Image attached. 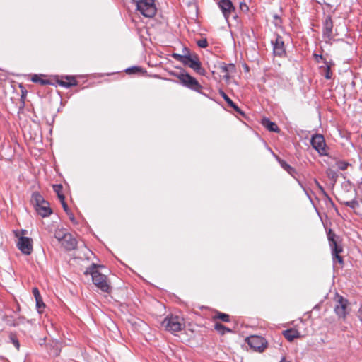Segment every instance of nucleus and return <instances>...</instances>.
Here are the masks:
<instances>
[{"label": "nucleus", "mask_w": 362, "mask_h": 362, "mask_svg": "<svg viewBox=\"0 0 362 362\" xmlns=\"http://www.w3.org/2000/svg\"><path fill=\"white\" fill-rule=\"evenodd\" d=\"M327 239L331 248L333 263L338 262L340 265L343 266L344 259L339 255L343 251L342 246L339 244V236L337 235L332 229H329L327 232Z\"/></svg>", "instance_id": "nucleus-2"}, {"label": "nucleus", "mask_w": 362, "mask_h": 362, "mask_svg": "<svg viewBox=\"0 0 362 362\" xmlns=\"http://www.w3.org/2000/svg\"><path fill=\"white\" fill-rule=\"evenodd\" d=\"M198 61L199 58L197 55L195 54L192 57L191 54H187L185 62H183V65L193 69Z\"/></svg>", "instance_id": "nucleus-22"}, {"label": "nucleus", "mask_w": 362, "mask_h": 362, "mask_svg": "<svg viewBox=\"0 0 362 362\" xmlns=\"http://www.w3.org/2000/svg\"><path fill=\"white\" fill-rule=\"evenodd\" d=\"M350 164L344 160H338L336 162L337 167L341 170H345L347 169Z\"/></svg>", "instance_id": "nucleus-33"}, {"label": "nucleus", "mask_w": 362, "mask_h": 362, "mask_svg": "<svg viewBox=\"0 0 362 362\" xmlns=\"http://www.w3.org/2000/svg\"><path fill=\"white\" fill-rule=\"evenodd\" d=\"M277 160L281 165V167L285 170L286 172H288L292 177H295V175L297 174L296 170L295 168L291 167L289 164H288L285 160L277 158Z\"/></svg>", "instance_id": "nucleus-20"}, {"label": "nucleus", "mask_w": 362, "mask_h": 362, "mask_svg": "<svg viewBox=\"0 0 362 362\" xmlns=\"http://www.w3.org/2000/svg\"><path fill=\"white\" fill-rule=\"evenodd\" d=\"M324 66L320 67V74L326 78L331 79L332 77V72L331 71V66L328 64L326 59H324Z\"/></svg>", "instance_id": "nucleus-19"}, {"label": "nucleus", "mask_w": 362, "mask_h": 362, "mask_svg": "<svg viewBox=\"0 0 362 362\" xmlns=\"http://www.w3.org/2000/svg\"><path fill=\"white\" fill-rule=\"evenodd\" d=\"M272 44L274 55L281 57L286 54L284 42L281 36L276 35L275 41H272Z\"/></svg>", "instance_id": "nucleus-13"}, {"label": "nucleus", "mask_w": 362, "mask_h": 362, "mask_svg": "<svg viewBox=\"0 0 362 362\" xmlns=\"http://www.w3.org/2000/svg\"><path fill=\"white\" fill-rule=\"evenodd\" d=\"M244 6L246 8L247 10L248 9V8L245 4H243V5L242 4H240V8L244 7Z\"/></svg>", "instance_id": "nucleus-50"}, {"label": "nucleus", "mask_w": 362, "mask_h": 362, "mask_svg": "<svg viewBox=\"0 0 362 362\" xmlns=\"http://www.w3.org/2000/svg\"><path fill=\"white\" fill-rule=\"evenodd\" d=\"M197 45L201 48H206L208 46V42L206 38H202L197 42Z\"/></svg>", "instance_id": "nucleus-37"}, {"label": "nucleus", "mask_w": 362, "mask_h": 362, "mask_svg": "<svg viewBox=\"0 0 362 362\" xmlns=\"http://www.w3.org/2000/svg\"><path fill=\"white\" fill-rule=\"evenodd\" d=\"M186 73H187V71L185 69H181L180 72H175V71L170 72V75L177 78L180 81V83L181 84V78H184Z\"/></svg>", "instance_id": "nucleus-32"}, {"label": "nucleus", "mask_w": 362, "mask_h": 362, "mask_svg": "<svg viewBox=\"0 0 362 362\" xmlns=\"http://www.w3.org/2000/svg\"><path fill=\"white\" fill-rule=\"evenodd\" d=\"M244 6L246 8L247 10L248 9V8L245 4H243V5L242 4H240V8L244 7Z\"/></svg>", "instance_id": "nucleus-49"}, {"label": "nucleus", "mask_w": 362, "mask_h": 362, "mask_svg": "<svg viewBox=\"0 0 362 362\" xmlns=\"http://www.w3.org/2000/svg\"><path fill=\"white\" fill-rule=\"evenodd\" d=\"M68 233L65 229L60 228L55 230L54 236L60 243Z\"/></svg>", "instance_id": "nucleus-25"}, {"label": "nucleus", "mask_w": 362, "mask_h": 362, "mask_svg": "<svg viewBox=\"0 0 362 362\" xmlns=\"http://www.w3.org/2000/svg\"><path fill=\"white\" fill-rule=\"evenodd\" d=\"M217 4L227 22H229L230 16L234 19L238 18V15L235 12V8L230 0H218Z\"/></svg>", "instance_id": "nucleus-7"}, {"label": "nucleus", "mask_w": 362, "mask_h": 362, "mask_svg": "<svg viewBox=\"0 0 362 362\" xmlns=\"http://www.w3.org/2000/svg\"><path fill=\"white\" fill-rule=\"evenodd\" d=\"M66 78L69 80V81L66 82V81H64L61 80V81H57L58 84L60 86L64 87V88H70L71 86L77 85V81L75 79L74 77L67 76L66 77Z\"/></svg>", "instance_id": "nucleus-23"}, {"label": "nucleus", "mask_w": 362, "mask_h": 362, "mask_svg": "<svg viewBox=\"0 0 362 362\" xmlns=\"http://www.w3.org/2000/svg\"><path fill=\"white\" fill-rule=\"evenodd\" d=\"M262 124L264 127H266L269 131L272 132H279L280 131L277 124L270 121L269 119L264 118L262 119Z\"/></svg>", "instance_id": "nucleus-21"}, {"label": "nucleus", "mask_w": 362, "mask_h": 362, "mask_svg": "<svg viewBox=\"0 0 362 362\" xmlns=\"http://www.w3.org/2000/svg\"><path fill=\"white\" fill-rule=\"evenodd\" d=\"M333 21L330 15H327L322 21V36L327 40L333 38Z\"/></svg>", "instance_id": "nucleus-12"}, {"label": "nucleus", "mask_w": 362, "mask_h": 362, "mask_svg": "<svg viewBox=\"0 0 362 362\" xmlns=\"http://www.w3.org/2000/svg\"><path fill=\"white\" fill-rule=\"evenodd\" d=\"M32 293H33L35 300L42 298L37 288H36V287L33 288L32 290Z\"/></svg>", "instance_id": "nucleus-40"}, {"label": "nucleus", "mask_w": 362, "mask_h": 362, "mask_svg": "<svg viewBox=\"0 0 362 362\" xmlns=\"http://www.w3.org/2000/svg\"><path fill=\"white\" fill-rule=\"evenodd\" d=\"M219 93L221 95V97L224 99V100L227 103V104L230 107H232L236 112L241 115H244V112L240 110V108L228 96V95L223 90H220Z\"/></svg>", "instance_id": "nucleus-17"}, {"label": "nucleus", "mask_w": 362, "mask_h": 362, "mask_svg": "<svg viewBox=\"0 0 362 362\" xmlns=\"http://www.w3.org/2000/svg\"><path fill=\"white\" fill-rule=\"evenodd\" d=\"M165 330L175 333L182 330L185 327L184 319L178 315L167 316L162 322Z\"/></svg>", "instance_id": "nucleus-4"}, {"label": "nucleus", "mask_w": 362, "mask_h": 362, "mask_svg": "<svg viewBox=\"0 0 362 362\" xmlns=\"http://www.w3.org/2000/svg\"><path fill=\"white\" fill-rule=\"evenodd\" d=\"M349 301L342 296L337 294L335 297L334 312L339 317L345 318L347 315Z\"/></svg>", "instance_id": "nucleus-8"}, {"label": "nucleus", "mask_w": 362, "mask_h": 362, "mask_svg": "<svg viewBox=\"0 0 362 362\" xmlns=\"http://www.w3.org/2000/svg\"><path fill=\"white\" fill-rule=\"evenodd\" d=\"M54 191L57 193V195L62 194V185H53Z\"/></svg>", "instance_id": "nucleus-39"}, {"label": "nucleus", "mask_w": 362, "mask_h": 362, "mask_svg": "<svg viewBox=\"0 0 362 362\" xmlns=\"http://www.w3.org/2000/svg\"><path fill=\"white\" fill-rule=\"evenodd\" d=\"M357 204L356 201L352 200L344 202V204L349 207H351L352 209L355 208L356 204Z\"/></svg>", "instance_id": "nucleus-41"}, {"label": "nucleus", "mask_w": 362, "mask_h": 362, "mask_svg": "<svg viewBox=\"0 0 362 362\" xmlns=\"http://www.w3.org/2000/svg\"><path fill=\"white\" fill-rule=\"evenodd\" d=\"M21 232H22V233H23V234H24V233H26V230H22V231H21Z\"/></svg>", "instance_id": "nucleus-51"}, {"label": "nucleus", "mask_w": 362, "mask_h": 362, "mask_svg": "<svg viewBox=\"0 0 362 362\" xmlns=\"http://www.w3.org/2000/svg\"><path fill=\"white\" fill-rule=\"evenodd\" d=\"M2 319L9 327H16L18 325V323L12 315H4Z\"/></svg>", "instance_id": "nucleus-26"}, {"label": "nucleus", "mask_w": 362, "mask_h": 362, "mask_svg": "<svg viewBox=\"0 0 362 362\" xmlns=\"http://www.w3.org/2000/svg\"><path fill=\"white\" fill-rule=\"evenodd\" d=\"M197 74L201 75V76H205L206 75V71L205 69L202 66V63L199 60L195 66L192 69Z\"/></svg>", "instance_id": "nucleus-28"}, {"label": "nucleus", "mask_w": 362, "mask_h": 362, "mask_svg": "<svg viewBox=\"0 0 362 362\" xmlns=\"http://www.w3.org/2000/svg\"><path fill=\"white\" fill-rule=\"evenodd\" d=\"M284 337L289 341H293L295 339L300 337V332L295 329H288L283 332Z\"/></svg>", "instance_id": "nucleus-18"}, {"label": "nucleus", "mask_w": 362, "mask_h": 362, "mask_svg": "<svg viewBox=\"0 0 362 362\" xmlns=\"http://www.w3.org/2000/svg\"><path fill=\"white\" fill-rule=\"evenodd\" d=\"M9 339L10 341L14 345V346L16 348L17 350H19L20 349V342L16 337V334L15 333L11 332L9 334Z\"/></svg>", "instance_id": "nucleus-29"}, {"label": "nucleus", "mask_w": 362, "mask_h": 362, "mask_svg": "<svg viewBox=\"0 0 362 362\" xmlns=\"http://www.w3.org/2000/svg\"><path fill=\"white\" fill-rule=\"evenodd\" d=\"M219 69L224 74L223 77L227 79L230 77L229 74L235 72L236 70L234 64H226L225 62L219 63Z\"/></svg>", "instance_id": "nucleus-16"}, {"label": "nucleus", "mask_w": 362, "mask_h": 362, "mask_svg": "<svg viewBox=\"0 0 362 362\" xmlns=\"http://www.w3.org/2000/svg\"><path fill=\"white\" fill-rule=\"evenodd\" d=\"M30 201L37 214L41 216L47 217L52 214V211L49 207V202L38 192H34L32 194Z\"/></svg>", "instance_id": "nucleus-3"}, {"label": "nucleus", "mask_w": 362, "mask_h": 362, "mask_svg": "<svg viewBox=\"0 0 362 362\" xmlns=\"http://www.w3.org/2000/svg\"><path fill=\"white\" fill-rule=\"evenodd\" d=\"M314 57H315V59L316 60L317 62H320V61H322L324 62V59H325L322 55L321 54H314Z\"/></svg>", "instance_id": "nucleus-42"}, {"label": "nucleus", "mask_w": 362, "mask_h": 362, "mask_svg": "<svg viewBox=\"0 0 362 362\" xmlns=\"http://www.w3.org/2000/svg\"><path fill=\"white\" fill-rule=\"evenodd\" d=\"M17 247L24 255H29L33 252V240L28 237H20L17 243Z\"/></svg>", "instance_id": "nucleus-11"}, {"label": "nucleus", "mask_w": 362, "mask_h": 362, "mask_svg": "<svg viewBox=\"0 0 362 362\" xmlns=\"http://www.w3.org/2000/svg\"><path fill=\"white\" fill-rule=\"evenodd\" d=\"M57 196H58V198L59 199L61 203H62L63 201H65V197L62 193L59 194V195H57Z\"/></svg>", "instance_id": "nucleus-46"}, {"label": "nucleus", "mask_w": 362, "mask_h": 362, "mask_svg": "<svg viewBox=\"0 0 362 362\" xmlns=\"http://www.w3.org/2000/svg\"><path fill=\"white\" fill-rule=\"evenodd\" d=\"M103 266L93 263L84 272L85 275H90L92 276L93 283L98 288L105 293H110L111 291V286L107 282L106 275L101 274L98 270V267Z\"/></svg>", "instance_id": "nucleus-1"}, {"label": "nucleus", "mask_w": 362, "mask_h": 362, "mask_svg": "<svg viewBox=\"0 0 362 362\" xmlns=\"http://www.w3.org/2000/svg\"><path fill=\"white\" fill-rule=\"evenodd\" d=\"M62 205L64 210L66 212V214H69V209L68 205L66 203V202L63 201L62 203Z\"/></svg>", "instance_id": "nucleus-43"}, {"label": "nucleus", "mask_w": 362, "mask_h": 362, "mask_svg": "<svg viewBox=\"0 0 362 362\" xmlns=\"http://www.w3.org/2000/svg\"><path fill=\"white\" fill-rule=\"evenodd\" d=\"M49 356L57 357L59 356L62 347V343L59 340H52L46 345Z\"/></svg>", "instance_id": "nucleus-14"}, {"label": "nucleus", "mask_w": 362, "mask_h": 362, "mask_svg": "<svg viewBox=\"0 0 362 362\" xmlns=\"http://www.w3.org/2000/svg\"><path fill=\"white\" fill-rule=\"evenodd\" d=\"M182 52L183 54L185 53H187L188 54H190V51L189 49H187V47H184L183 49H182Z\"/></svg>", "instance_id": "nucleus-47"}, {"label": "nucleus", "mask_w": 362, "mask_h": 362, "mask_svg": "<svg viewBox=\"0 0 362 362\" xmlns=\"http://www.w3.org/2000/svg\"><path fill=\"white\" fill-rule=\"evenodd\" d=\"M246 341L251 349L259 352H262L267 344L265 339L259 336H250L247 338Z\"/></svg>", "instance_id": "nucleus-9"}, {"label": "nucleus", "mask_w": 362, "mask_h": 362, "mask_svg": "<svg viewBox=\"0 0 362 362\" xmlns=\"http://www.w3.org/2000/svg\"><path fill=\"white\" fill-rule=\"evenodd\" d=\"M214 329L221 335H224L226 333L232 332L231 329L226 327L220 322H215Z\"/></svg>", "instance_id": "nucleus-24"}, {"label": "nucleus", "mask_w": 362, "mask_h": 362, "mask_svg": "<svg viewBox=\"0 0 362 362\" xmlns=\"http://www.w3.org/2000/svg\"><path fill=\"white\" fill-rule=\"evenodd\" d=\"M32 81L34 83H39L41 85H47L50 84V82L46 79L40 78L37 75L35 74L31 78Z\"/></svg>", "instance_id": "nucleus-30"}, {"label": "nucleus", "mask_w": 362, "mask_h": 362, "mask_svg": "<svg viewBox=\"0 0 362 362\" xmlns=\"http://www.w3.org/2000/svg\"><path fill=\"white\" fill-rule=\"evenodd\" d=\"M312 147L317 151L320 156H328V147L326 144L325 137L321 134H315L310 139Z\"/></svg>", "instance_id": "nucleus-6"}, {"label": "nucleus", "mask_w": 362, "mask_h": 362, "mask_svg": "<svg viewBox=\"0 0 362 362\" xmlns=\"http://www.w3.org/2000/svg\"><path fill=\"white\" fill-rule=\"evenodd\" d=\"M181 85L199 93H202L203 88L202 86L199 83V81L195 78L189 75L187 72L186 73L184 78H181Z\"/></svg>", "instance_id": "nucleus-10"}, {"label": "nucleus", "mask_w": 362, "mask_h": 362, "mask_svg": "<svg viewBox=\"0 0 362 362\" xmlns=\"http://www.w3.org/2000/svg\"><path fill=\"white\" fill-rule=\"evenodd\" d=\"M327 174L328 177L330 180H332L334 182L337 181V180L338 178V173L336 171H334L332 169H328L327 171Z\"/></svg>", "instance_id": "nucleus-34"}, {"label": "nucleus", "mask_w": 362, "mask_h": 362, "mask_svg": "<svg viewBox=\"0 0 362 362\" xmlns=\"http://www.w3.org/2000/svg\"><path fill=\"white\" fill-rule=\"evenodd\" d=\"M187 54H188L187 53H185L182 54H177V53H173L171 56L173 59L181 62L183 64V62H185Z\"/></svg>", "instance_id": "nucleus-31"}, {"label": "nucleus", "mask_w": 362, "mask_h": 362, "mask_svg": "<svg viewBox=\"0 0 362 362\" xmlns=\"http://www.w3.org/2000/svg\"><path fill=\"white\" fill-rule=\"evenodd\" d=\"M69 216V219L73 222L75 223V218L74 216V214L69 211V214H67Z\"/></svg>", "instance_id": "nucleus-45"}, {"label": "nucleus", "mask_w": 362, "mask_h": 362, "mask_svg": "<svg viewBox=\"0 0 362 362\" xmlns=\"http://www.w3.org/2000/svg\"><path fill=\"white\" fill-rule=\"evenodd\" d=\"M36 301V307L37 309V311L41 313L43 311L44 308L45 307V303H43L42 298H38L35 300Z\"/></svg>", "instance_id": "nucleus-35"}, {"label": "nucleus", "mask_w": 362, "mask_h": 362, "mask_svg": "<svg viewBox=\"0 0 362 362\" xmlns=\"http://www.w3.org/2000/svg\"><path fill=\"white\" fill-rule=\"evenodd\" d=\"M60 244L66 250L70 251L76 248L77 240L71 233H69L65 236V238L60 242Z\"/></svg>", "instance_id": "nucleus-15"}, {"label": "nucleus", "mask_w": 362, "mask_h": 362, "mask_svg": "<svg viewBox=\"0 0 362 362\" xmlns=\"http://www.w3.org/2000/svg\"><path fill=\"white\" fill-rule=\"evenodd\" d=\"M273 18H274V24L276 27H279L281 25V23H282V21H281V18L279 16L278 14H274L273 16Z\"/></svg>", "instance_id": "nucleus-38"}, {"label": "nucleus", "mask_w": 362, "mask_h": 362, "mask_svg": "<svg viewBox=\"0 0 362 362\" xmlns=\"http://www.w3.org/2000/svg\"><path fill=\"white\" fill-rule=\"evenodd\" d=\"M318 185H319V187H320V189H321V191L323 192V194H325V195L328 198V199H329L332 203H333V202H332V199H331V198H330V197H329V196L327 194V193H326V192H325V191L324 190L323 187H322V186H320L319 184H318Z\"/></svg>", "instance_id": "nucleus-44"}, {"label": "nucleus", "mask_w": 362, "mask_h": 362, "mask_svg": "<svg viewBox=\"0 0 362 362\" xmlns=\"http://www.w3.org/2000/svg\"><path fill=\"white\" fill-rule=\"evenodd\" d=\"M141 71V69L139 66H132L126 69L125 72L128 74H136Z\"/></svg>", "instance_id": "nucleus-36"}, {"label": "nucleus", "mask_w": 362, "mask_h": 362, "mask_svg": "<svg viewBox=\"0 0 362 362\" xmlns=\"http://www.w3.org/2000/svg\"><path fill=\"white\" fill-rule=\"evenodd\" d=\"M279 362H291V361H287L285 357H282Z\"/></svg>", "instance_id": "nucleus-48"}, {"label": "nucleus", "mask_w": 362, "mask_h": 362, "mask_svg": "<svg viewBox=\"0 0 362 362\" xmlns=\"http://www.w3.org/2000/svg\"><path fill=\"white\" fill-rule=\"evenodd\" d=\"M136 6V10L146 18H152L156 13L154 0H132Z\"/></svg>", "instance_id": "nucleus-5"}, {"label": "nucleus", "mask_w": 362, "mask_h": 362, "mask_svg": "<svg viewBox=\"0 0 362 362\" xmlns=\"http://www.w3.org/2000/svg\"><path fill=\"white\" fill-rule=\"evenodd\" d=\"M214 318L219 319L222 322H230V315L226 313H221V312H217V313L214 315Z\"/></svg>", "instance_id": "nucleus-27"}]
</instances>
